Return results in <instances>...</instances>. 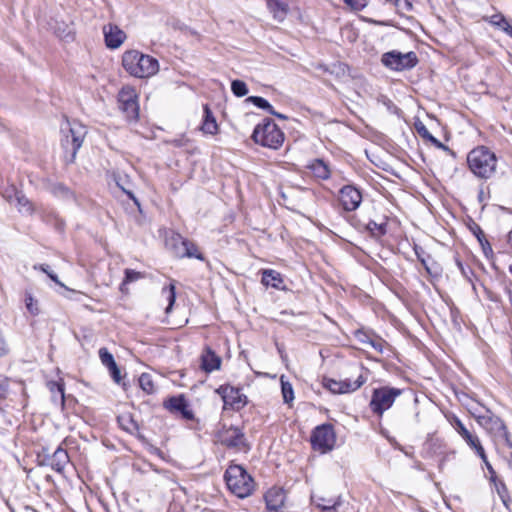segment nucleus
<instances>
[{
  "label": "nucleus",
  "mask_w": 512,
  "mask_h": 512,
  "mask_svg": "<svg viewBox=\"0 0 512 512\" xmlns=\"http://www.w3.org/2000/svg\"><path fill=\"white\" fill-rule=\"evenodd\" d=\"M215 392L221 396L224 402V409L239 411L247 404V396L241 393L240 388L224 384L220 385Z\"/></svg>",
  "instance_id": "12"
},
{
  "label": "nucleus",
  "mask_w": 512,
  "mask_h": 512,
  "mask_svg": "<svg viewBox=\"0 0 512 512\" xmlns=\"http://www.w3.org/2000/svg\"><path fill=\"white\" fill-rule=\"evenodd\" d=\"M322 384L324 388L328 389L333 394H342L340 380L324 377Z\"/></svg>",
  "instance_id": "41"
},
{
  "label": "nucleus",
  "mask_w": 512,
  "mask_h": 512,
  "mask_svg": "<svg viewBox=\"0 0 512 512\" xmlns=\"http://www.w3.org/2000/svg\"><path fill=\"white\" fill-rule=\"evenodd\" d=\"M508 241H509V243H510V244H511V246H512V228H511V231H510V232H509V234H508Z\"/></svg>",
  "instance_id": "61"
},
{
  "label": "nucleus",
  "mask_w": 512,
  "mask_h": 512,
  "mask_svg": "<svg viewBox=\"0 0 512 512\" xmlns=\"http://www.w3.org/2000/svg\"><path fill=\"white\" fill-rule=\"evenodd\" d=\"M221 443L230 449H236L238 451L249 450L245 434L236 426L229 427L221 434Z\"/></svg>",
  "instance_id": "13"
},
{
  "label": "nucleus",
  "mask_w": 512,
  "mask_h": 512,
  "mask_svg": "<svg viewBox=\"0 0 512 512\" xmlns=\"http://www.w3.org/2000/svg\"><path fill=\"white\" fill-rule=\"evenodd\" d=\"M455 262H456V265H457V267L459 268V270H460V271L462 270V268H464V267H465V265H464V264L461 262V260H460L459 258H457V257L455 258Z\"/></svg>",
  "instance_id": "60"
},
{
  "label": "nucleus",
  "mask_w": 512,
  "mask_h": 512,
  "mask_svg": "<svg viewBox=\"0 0 512 512\" xmlns=\"http://www.w3.org/2000/svg\"><path fill=\"white\" fill-rule=\"evenodd\" d=\"M339 201L343 210L355 211L362 202V193L353 185H345L339 191Z\"/></svg>",
  "instance_id": "14"
},
{
  "label": "nucleus",
  "mask_w": 512,
  "mask_h": 512,
  "mask_svg": "<svg viewBox=\"0 0 512 512\" xmlns=\"http://www.w3.org/2000/svg\"><path fill=\"white\" fill-rule=\"evenodd\" d=\"M460 272H461L462 276L468 282L471 283L473 290H476V284L474 282V279H476V275H475L474 271L469 266H465L464 268H462V270Z\"/></svg>",
  "instance_id": "47"
},
{
  "label": "nucleus",
  "mask_w": 512,
  "mask_h": 512,
  "mask_svg": "<svg viewBox=\"0 0 512 512\" xmlns=\"http://www.w3.org/2000/svg\"><path fill=\"white\" fill-rule=\"evenodd\" d=\"M169 245L175 257L177 258H196L204 261L205 257L198 249V246L191 240L182 237L180 234L173 235L169 240Z\"/></svg>",
  "instance_id": "11"
},
{
  "label": "nucleus",
  "mask_w": 512,
  "mask_h": 512,
  "mask_svg": "<svg viewBox=\"0 0 512 512\" xmlns=\"http://www.w3.org/2000/svg\"><path fill=\"white\" fill-rule=\"evenodd\" d=\"M489 23L503 32H506L511 25L507 18L500 13L490 16Z\"/></svg>",
  "instance_id": "32"
},
{
  "label": "nucleus",
  "mask_w": 512,
  "mask_h": 512,
  "mask_svg": "<svg viewBox=\"0 0 512 512\" xmlns=\"http://www.w3.org/2000/svg\"><path fill=\"white\" fill-rule=\"evenodd\" d=\"M358 229L363 228L365 231L369 232V234L374 238H381L387 233V223H376L373 220H370L368 223L362 225L361 223L356 224Z\"/></svg>",
  "instance_id": "28"
},
{
  "label": "nucleus",
  "mask_w": 512,
  "mask_h": 512,
  "mask_svg": "<svg viewBox=\"0 0 512 512\" xmlns=\"http://www.w3.org/2000/svg\"><path fill=\"white\" fill-rule=\"evenodd\" d=\"M281 392L284 403H292V401L294 400L293 387L289 381H284V376H281Z\"/></svg>",
  "instance_id": "34"
},
{
  "label": "nucleus",
  "mask_w": 512,
  "mask_h": 512,
  "mask_svg": "<svg viewBox=\"0 0 512 512\" xmlns=\"http://www.w3.org/2000/svg\"><path fill=\"white\" fill-rule=\"evenodd\" d=\"M267 7L273 18L282 22L289 12V0H267Z\"/></svg>",
  "instance_id": "21"
},
{
  "label": "nucleus",
  "mask_w": 512,
  "mask_h": 512,
  "mask_svg": "<svg viewBox=\"0 0 512 512\" xmlns=\"http://www.w3.org/2000/svg\"><path fill=\"white\" fill-rule=\"evenodd\" d=\"M469 447L472 448L476 452V454L481 458V460L484 463L486 461H488V458H487V455L485 453V450H484L483 446L481 445L479 439L475 442V445H471Z\"/></svg>",
  "instance_id": "51"
},
{
  "label": "nucleus",
  "mask_w": 512,
  "mask_h": 512,
  "mask_svg": "<svg viewBox=\"0 0 512 512\" xmlns=\"http://www.w3.org/2000/svg\"><path fill=\"white\" fill-rule=\"evenodd\" d=\"M415 253H416L418 259H420L421 252H418V248L417 247L415 248Z\"/></svg>",
  "instance_id": "63"
},
{
  "label": "nucleus",
  "mask_w": 512,
  "mask_h": 512,
  "mask_svg": "<svg viewBox=\"0 0 512 512\" xmlns=\"http://www.w3.org/2000/svg\"><path fill=\"white\" fill-rule=\"evenodd\" d=\"M228 489L239 498L251 495L254 490V480L241 465H230L224 474Z\"/></svg>",
  "instance_id": "4"
},
{
  "label": "nucleus",
  "mask_w": 512,
  "mask_h": 512,
  "mask_svg": "<svg viewBox=\"0 0 512 512\" xmlns=\"http://www.w3.org/2000/svg\"><path fill=\"white\" fill-rule=\"evenodd\" d=\"M313 176L319 180H328L331 177V169L327 162L321 158L313 159L307 165Z\"/></svg>",
  "instance_id": "19"
},
{
  "label": "nucleus",
  "mask_w": 512,
  "mask_h": 512,
  "mask_svg": "<svg viewBox=\"0 0 512 512\" xmlns=\"http://www.w3.org/2000/svg\"><path fill=\"white\" fill-rule=\"evenodd\" d=\"M124 69L137 78H148L159 71V62L156 58L141 53L138 50H129L122 56Z\"/></svg>",
  "instance_id": "3"
},
{
  "label": "nucleus",
  "mask_w": 512,
  "mask_h": 512,
  "mask_svg": "<svg viewBox=\"0 0 512 512\" xmlns=\"http://www.w3.org/2000/svg\"><path fill=\"white\" fill-rule=\"evenodd\" d=\"M127 194L134 201V203L138 206V208L140 209V203H139L138 199L133 195V193L128 192Z\"/></svg>",
  "instance_id": "59"
},
{
  "label": "nucleus",
  "mask_w": 512,
  "mask_h": 512,
  "mask_svg": "<svg viewBox=\"0 0 512 512\" xmlns=\"http://www.w3.org/2000/svg\"><path fill=\"white\" fill-rule=\"evenodd\" d=\"M105 45L109 49L119 48L126 40V33L116 24L108 23L103 26Z\"/></svg>",
  "instance_id": "16"
},
{
  "label": "nucleus",
  "mask_w": 512,
  "mask_h": 512,
  "mask_svg": "<svg viewBox=\"0 0 512 512\" xmlns=\"http://www.w3.org/2000/svg\"><path fill=\"white\" fill-rule=\"evenodd\" d=\"M200 129L203 133L210 135H215L218 132L216 118L207 104L203 106V120Z\"/></svg>",
  "instance_id": "23"
},
{
  "label": "nucleus",
  "mask_w": 512,
  "mask_h": 512,
  "mask_svg": "<svg viewBox=\"0 0 512 512\" xmlns=\"http://www.w3.org/2000/svg\"><path fill=\"white\" fill-rule=\"evenodd\" d=\"M161 292L162 295L165 296L168 301V305L165 309V312L168 314L172 310V307L176 300V287L174 283H170L168 286H164Z\"/></svg>",
  "instance_id": "31"
},
{
  "label": "nucleus",
  "mask_w": 512,
  "mask_h": 512,
  "mask_svg": "<svg viewBox=\"0 0 512 512\" xmlns=\"http://www.w3.org/2000/svg\"><path fill=\"white\" fill-rule=\"evenodd\" d=\"M496 491L501 498L504 505H507V498H508V489L505 485V483L501 480H496V483H494Z\"/></svg>",
  "instance_id": "45"
},
{
  "label": "nucleus",
  "mask_w": 512,
  "mask_h": 512,
  "mask_svg": "<svg viewBox=\"0 0 512 512\" xmlns=\"http://www.w3.org/2000/svg\"><path fill=\"white\" fill-rule=\"evenodd\" d=\"M269 114L281 119V120H287L288 117L282 113H279L277 111L274 110V108H272V110L269 112Z\"/></svg>",
  "instance_id": "57"
},
{
  "label": "nucleus",
  "mask_w": 512,
  "mask_h": 512,
  "mask_svg": "<svg viewBox=\"0 0 512 512\" xmlns=\"http://www.w3.org/2000/svg\"><path fill=\"white\" fill-rule=\"evenodd\" d=\"M469 447L472 448L476 452V454L481 458V460L484 463L486 461H488V458H487V455L485 453V450H484L483 446L481 445L479 439L475 442V445H471Z\"/></svg>",
  "instance_id": "52"
},
{
  "label": "nucleus",
  "mask_w": 512,
  "mask_h": 512,
  "mask_svg": "<svg viewBox=\"0 0 512 512\" xmlns=\"http://www.w3.org/2000/svg\"><path fill=\"white\" fill-rule=\"evenodd\" d=\"M247 102L252 103L259 109L265 110L268 113L272 110L273 106L263 97L260 96H249L246 99Z\"/></svg>",
  "instance_id": "38"
},
{
  "label": "nucleus",
  "mask_w": 512,
  "mask_h": 512,
  "mask_svg": "<svg viewBox=\"0 0 512 512\" xmlns=\"http://www.w3.org/2000/svg\"><path fill=\"white\" fill-rule=\"evenodd\" d=\"M505 33L512 38V25H510V28Z\"/></svg>",
  "instance_id": "62"
},
{
  "label": "nucleus",
  "mask_w": 512,
  "mask_h": 512,
  "mask_svg": "<svg viewBox=\"0 0 512 512\" xmlns=\"http://www.w3.org/2000/svg\"><path fill=\"white\" fill-rule=\"evenodd\" d=\"M402 394V390L395 387L383 386L373 390L370 409L377 416L381 417L383 413L392 407L396 398Z\"/></svg>",
  "instance_id": "8"
},
{
  "label": "nucleus",
  "mask_w": 512,
  "mask_h": 512,
  "mask_svg": "<svg viewBox=\"0 0 512 512\" xmlns=\"http://www.w3.org/2000/svg\"><path fill=\"white\" fill-rule=\"evenodd\" d=\"M485 466L490 474V481L492 483H496V480H497V475H496V472L494 470V468L492 467V465L490 464L489 461H486L485 463Z\"/></svg>",
  "instance_id": "55"
},
{
  "label": "nucleus",
  "mask_w": 512,
  "mask_h": 512,
  "mask_svg": "<svg viewBox=\"0 0 512 512\" xmlns=\"http://www.w3.org/2000/svg\"><path fill=\"white\" fill-rule=\"evenodd\" d=\"M99 357L102 364L108 369L116 364L114 356L108 351L107 348L103 347L99 349Z\"/></svg>",
  "instance_id": "43"
},
{
  "label": "nucleus",
  "mask_w": 512,
  "mask_h": 512,
  "mask_svg": "<svg viewBox=\"0 0 512 512\" xmlns=\"http://www.w3.org/2000/svg\"><path fill=\"white\" fill-rule=\"evenodd\" d=\"M467 165L475 177L488 180L496 172L497 157L488 147L478 146L468 153Z\"/></svg>",
  "instance_id": "2"
},
{
  "label": "nucleus",
  "mask_w": 512,
  "mask_h": 512,
  "mask_svg": "<svg viewBox=\"0 0 512 512\" xmlns=\"http://www.w3.org/2000/svg\"><path fill=\"white\" fill-rule=\"evenodd\" d=\"M471 232L474 234V236L477 238L479 244L481 245V248L483 250V253L486 257H489V255L493 254L492 247L489 243V241L486 239L485 234L481 227L477 223H473L470 226Z\"/></svg>",
  "instance_id": "29"
},
{
  "label": "nucleus",
  "mask_w": 512,
  "mask_h": 512,
  "mask_svg": "<svg viewBox=\"0 0 512 512\" xmlns=\"http://www.w3.org/2000/svg\"><path fill=\"white\" fill-rule=\"evenodd\" d=\"M51 192L57 196L65 199L73 198L72 191L64 184L57 183L51 187Z\"/></svg>",
  "instance_id": "37"
},
{
  "label": "nucleus",
  "mask_w": 512,
  "mask_h": 512,
  "mask_svg": "<svg viewBox=\"0 0 512 512\" xmlns=\"http://www.w3.org/2000/svg\"><path fill=\"white\" fill-rule=\"evenodd\" d=\"M221 365V358L216 355L210 348L206 349V352L201 356V368L206 373H211L218 370Z\"/></svg>",
  "instance_id": "24"
},
{
  "label": "nucleus",
  "mask_w": 512,
  "mask_h": 512,
  "mask_svg": "<svg viewBox=\"0 0 512 512\" xmlns=\"http://www.w3.org/2000/svg\"><path fill=\"white\" fill-rule=\"evenodd\" d=\"M366 378L359 374L354 381L350 379L340 380L342 394L351 393L358 390L366 382Z\"/></svg>",
  "instance_id": "30"
},
{
  "label": "nucleus",
  "mask_w": 512,
  "mask_h": 512,
  "mask_svg": "<svg viewBox=\"0 0 512 512\" xmlns=\"http://www.w3.org/2000/svg\"><path fill=\"white\" fill-rule=\"evenodd\" d=\"M15 197L20 211H24L27 213L33 212L32 203L22 192L17 191Z\"/></svg>",
  "instance_id": "36"
},
{
  "label": "nucleus",
  "mask_w": 512,
  "mask_h": 512,
  "mask_svg": "<svg viewBox=\"0 0 512 512\" xmlns=\"http://www.w3.org/2000/svg\"><path fill=\"white\" fill-rule=\"evenodd\" d=\"M47 387L51 393V400L55 405H59L61 409L65 406V385L62 380L49 381Z\"/></svg>",
  "instance_id": "22"
},
{
  "label": "nucleus",
  "mask_w": 512,
  "mask_h": 512,
  "mask_svg": "<svg viewBox=\"0 0 512 512\" xmlns=\"http://www.w3.org/2000/svg\"><path fill=\"white\" fill-rule=\"evenodd\" d=\"M261 282L265 286H271L276 289L284 288L282 275L273 269H265L262 271Z\"/></svg>",
  "instance_id": "25"
},
{
  "label": "nucleus",
  "mask_w": 512,
  "mask_h": 512,
  "mask_svg": "<svg viewBox=\"0 0 512 512\" xmlns=\"http://www.w3.org/2000/svg\"><path fill=\"white\" fill-rule=\"evenodd\" d=\"M24 302L26 309L31 315L36 316L39 314L38 301L33 297L31 292L25 291Z\"/></svg>",
  "instance_id": "35"
},
{
  "label": "nucleus",
  "mask_w": 512,
  "mask_h": 512,
  "mask_svg": "<svg viewBox=\"0 0 512 512\" xmlns=\"http://www.w3.org/2000/svg\"><path fill=\"white\" fill-rule=\"evenodd\" d=\"M321 502L318 503V506L323 510V511H335L337 509L338 506H340L341 504V499L340 497H337L336 499H325V498H321L320 499Z\"/></svg>",
  "instance_id": "40"
},
{
  "label": "nucleus",
  "mask_w": 512,
  "mask_h": 512,
  "mask_svg": "<svg viewBox=\"0 0 512 512\" xmlns=\"http://www.w3.org/2000/svg\"><path fill=\"white\" fill-rule=\"evenodd\" d=\"M117 422L122 430L131 435L138 434L140 430L139 424L130 413H123L119 415L117 417Z\"/></svg>",
  "instance_id": "27"
},
{
  "label": "nucleus",
  "mask_w": 512,
  "mask_h": 512,
  "mask_svg": "<svg viewBox=\"0 0 512 512\" xmlns=\"http://www.w3.org/2000/svg\"><path fill=\"white\" fill-rule=\"evenodd\" d=\"M343 2L352 10L361 11L368 5L369 0H343Z\"/></svg>",
  "instance_id": "46"
},
{
  "label": "nucleus",
  "mask_w": 512,
  "mask_h": 512,
  "mask_svg": "<svg viewBox=\"0 0 512 512\" xmlns=\"http://www.w3.org/2000/svg\"><path fill=\"white\" fill-rule=\"evenodd\" d=\"M385 343L386 342L382 338H380L378 336H373L369 345H371L377 352L382 354L384 351Z\"/></svg>",
  "instance_id": "50"
},
{
  "label": "nucleus",
  "mask_w": 512,
  "mask_h": 512,
  "mask_svg": "<svg viewBox=\"0 0 512 512\" xmlns=\"http://www.w3.org/2000/svg\"><path fill=\"white\" fill-rule=\"evenodd\" d=\"M231 91L236 97H243L248 93V87L242 80H233L231 82Z\"/></svg>",
  "instance_id": "39"
},
{
  "label": "nucleus",
  "mask_w": 512,
  "mask_h": 512,
  "mask_svg": "<svg viewBox=\"0 0 512 512\" xmlns=\"http://www.w3.org/2000/svg\"><path fill=\"white\" fill-rule=\"evenodd\" d=\"M67 130L61 129L63 138L61 146L64 150V160L67 164L73 163L76 159L78 150L81 148L84 138L87 134L86 127L78 122L67 121Z\"/></svg>",
  "instance_id": "6"
},
{
  "label": "nucleus",
  "mask_w": 512,
  "mask_h": 512,
  "mask_svg": "<svg viewBox=\"0 0 512 512\" xmlns=\"http://www.w3.org/2000/svg\"><path fill=\"white\" fill-rule=\"evenodd\" d=\"M416 130L419 133V135L431 142L435 147L443 149L446 151L449 155H451L453 158L456 157V153L450 149L448 146L444 145L441 141H439L437 138H435L426 128V126L423 123H420L419 125H416Z\"/></svg>",
  "instance_id": "26"
},
{
  "label": "nucleus",
  "mask_w": 512,
  "mask_h": 512,
  "mask_svg": "<svg viewBox=\"0 0 512 512\" xmlns=\"http://www.w3.org/2000/svg\"><path fill=\"white\" fill-rule=\"evenodd\" d=\"M118 107L128 123L139 120L138 95L132 87H123L118 93Z\"/></svg>",
  "instance_id": "9"
},
{
  "label": "nucleus",
  "mask_w": 512,
  "mask_h": 512,
  "mask_svg": "<svg viewBox=\"0 0 512 512\" xmlns=\"http://www.w3.org/2000/svg\"><path fill=\"white\" fill-rule=\"evenodd\" d=\"M139 385L141 389L147 394H153L155 392L153 379L149 373H142L140 375Z\"/></svg>",
  "instance_id": "33"
},
{
  "label": "nucleus",
  "mask_w": 512,
  "mask_h": 512,
  "mask_svg": "<svg viewBox=\"0 0 512 512\" xmlns=\"http://www.w3.org/2000/svg\"><path fill=\"white\" fill-rule=\"evenodd\" d=\"M6 353V345L3 338L0 336V356L4 355Z\"/></svg>",
  "instance_id": "58"
},
{
  "label": "nucleus",
  "mask_w": 512,
  "mask_h": 512,
  "mask_svg": "<svg viewBox=\"0 0 512 512\" xmlns=\"http://www.w3.org/2000/svg\"><path fill=\"white\" fill-rule=\"evenodd\" d=\"M124 273H125V278H124L123 284L130 283V282L136 281L139 278H141V273L137 272L133 269H126Z\"/></svg>",
  "instance_id": "49"
},
{
  "label": "nucleus",
  "mask_w": 512,
  "mask_h": 512,
  "mask_svg": "<svg viewBox=\"0 0 512 512\" xmlns=\"http://www.w3.org/2000/svg\"><path fill=\"white\" fill-rule=\"evenodd\" d=\"M386 2L393 3L401 14L412 11L413 3L411 0H385Z\"/></svg>",
  "instance_id": "42"
},
{
  "label": "nucleus",
  "mask_w": 512,
  "mask_h": 512,
  "mask_svg": "<svg viewBox=\"0 0 512 512\" xmlns=\"http://www.w3.org/2000/svg\"><path fill=\"white\" fill-rule=\"evenodd\" d=\"M336 433L330 423L316 426L310 435L311 448L320 454L331 452L336 445Z\"/></svg>",
  "instance_id": "7"
},
{
  "label": "nucleus",
  "mask_w": 512,
  "mask_h": 512,
  "mask_svg": "<svg viewBox=\"0 0 512 512\" xmlns=\"http://www.w3.org/2000/svg\"><path fill=\"white\" fill-rule=\"evenodd\" d=\"M509 468L512 470V454H511V459L509 461Z\"/></svg>",
  "instance_id": "64"
},
{
  "label": "nucleus",
  "mask_w": 512,
  "mask_h": 512,
  "mask_svg": "<svg viewBox=\"0 0 512 512\" xmlns=\"http://www.w3.org/2000/svg\"><path fill=\"white\" fill-rule=\"evenodd\" d=\"M9 391V379L0 377V399L6 398Z\"/></svg>",
  "instance_id": "53"
},
{
  "label": "nucleus",
  "mask_w": 512,
  "mask_h": 512,
  "mask_svg": "<svg viewBox=\"0 0 512 512\" xmlns=\"http://www.w3.org/2000/svg\"><path fill=\"white\" fill-rule=\"evenodd\" d=\"M43 271H44L45 273H47V275L49 276V278H50L52 281H54L55 283L59 284L60 286H64V285H63V284L58 280V277H57V275H56V274H54V273H52V272L50 273V272H48V271H47L46 269H44V268H43Z\"/></svg>",
  "instance_id": "56"
},
{
  "label": "nucleus",
  "mask_w": 512,
  "mask_h": 512,
  "mask_svg": "<svg viewBox=\"0 0 512 512\" xmlns=\"http://www.w3.org/2000/svg\"><path fill=\"white\" fill-rule=\"evenodd\" d=\"M266 503L265 512H284L283 507L286 500V492L281 487H272L264 495Z\"/></svg>",
  "instance_id": "15"
},
{
  "label": "nucleus",
  "mask_w": 512,
  "mask_h": 512,
  "mask_svg": "<svg viewBox=\"0 0 512 512\" xmlns=\"http://www.w3.org/2000/svg\"><path fill=\"white\" fill-rule=\"evenodd\" d=\"M469 412L480 427L490 436L496 446L506 445L512 450L511 434L504 421L489 408L477 403Z\"/></svg>",
  "instance_id": "1"
},
{
  "label": "nucleus",
  "mask_w": 512,
  "mask_h": 512,
  "mask_svg": "<svg viewBox=\"0 0 512 512\" xmlns=\"http://www.w3.org/2000/svg\"><path fill=\"white\" fill-rule=\"evenodd\" d=\"M377 102L385 106L386 109L392 114H397L399 112V108L386 95H379Z\"/></svg>",
  "instance_id": "44"
},
{
  "label": "nucleus",
  "mask_w": 512,
  "mask_h": 512,
  "mask_svg": "<svg viewBox=\"0 0 512 512\" xmlns=\"http://www.w3.org/2000/svg\"><path fill=\"white\" fill-rule=\"evenodd\" d=\"M164 407L170 412L180 413L182 418L186 420H192L194 418V414L183 395L170 397L164 402Z\"/></svg>",
  "instance_id": "17"
},
{
  "label": "nucleus",
  "mask_w": 512,
  "mask_h": 512,
  "mask_svg": "<svg viewBox=\"0 0 512 512\" xmlns=\"http://www.w3.org/2000/svg\"><path fill=\"white\" fill-rule=\"evenodd\" d=\"M354 335H355V338L363 344H369L370 341L372 340V337L374 336V335H371L368 332L364 331L363 329L356 330Z\"/></svg>",
  "instance_id": "48"
},
{
  "label": "nucleus",
  "mask_w": 512,
  "mask_h": 512,
  "mask_svg": "<svg viewBox=\"0 0 512 512\" xmlns=\"http://www.w3.org/2000/svg\"><path fill=\"white\" fill-rule=\"evenodd\" d=\"M108 370H109L110 375L113 378V380L116 383H120V381H121V374H120V369L118 368L117 364L113 365Z\"/></svg>",
  "instance_id": "54"
},
{
  "label": "nucleus",
  "mask_w": 512,
  "mask_h": 512,
  "mask_svg": "<svg viewBox=\"0 0 512 512\" xmlns=\"http://www.w3.org/2000/svg\"><path fill=\"white\" fill-rule=\"evenodd\" d=\"M47 464L56 472L61 473L64 471L66 465L69 463L68 452L59 446L52 455L46 457Z\"/></svg>",
  "instance_id": "18"
},
{
  "label": "nucleus",
  "mask_w": 512,
  "mask_h": 512,
  "mask_svg": "<svg viewBox=\"0 0 512 512\" xmlns=\"http://www.w3.org/2000/svg\"><path fill=\"white\" fill-rule=\"evenodd\" d=\"M447 419L457 433L465 440L468 446L475 445V442L479 439L478 436L470 433L456 415L448 416Z\"/></svg>",
  "instance_id": "20"
},
{
  "label": "nucleus",
  "mask_w": 512,
  "mask_h": 512,
  "mask_svg": "<svg viewBox=\"0 0 512 512\" xmlns=\"http://www.w3.org/2000/svg\"><path fill=\"white\" fill-rule=\"evenodd\" d=\"M252 139L258 145L277 150L283 145L285 134L272 119L265 118L255 126Z\"/></svg>",
  "instance_id": "5"
},
{
  "label": "nucleus",
  "mask_w": 512,
  "mask_h": 512,
  "mask_svg": "<svg viewBox=\"0 0 512 512\" xmlns=\"http://www.w3.org/2000/svg\"><path fill=\"white\" fill-rule=\"evenodd\" d=\"M381 62L390 70L403 71L415 67L418 63V58L416 53L413 51L401 53L399 51L392 50L382 55Z\"/></svg>",
  "instance_id": "10"
}]
</instances>
